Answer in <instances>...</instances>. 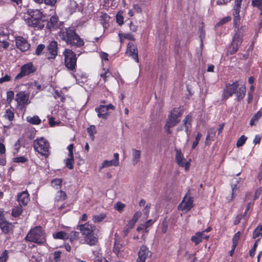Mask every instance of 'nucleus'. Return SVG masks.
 Instances as JSON below:
<instances>
[{"label":"nucleus","mask_w":262,"mask_h":262,"mask_svg":"<svg viewBox=\"0 0 262 262\" xmlns=\"http://www.w3.org/2000/svg\"><path fill=\"white\" fill-rule=\"evenodd\" d=\"M242 0H235V4L233 8V24L234 27L237 29L229 48V52L231 54H233L238 50L241 46L245 33V27L242 26L239 28L241 23V18L239 15L241 11V3Z\"/></svg>","instance_id":"obj_1"},{"label":"nucleus","mask_w":262,"mask_h":262,"mask_svg":"<svg viewBox=\"0 0 262 262\" xmlns=\"http://www.w3.org/2000/svg\"><path fill=\"white\" fill-rule=\"evenodd\" d=\"M42 16V12L38 9H28L23 16V19L28 26L35 29H41L45 26Z\"/></svg>","instance_id":"obj_2"},{"label":"nucleus","mask_w":262,"mask_h":262,"mask_svg":"<svg viewBox=\"0 0 262 262\" xmlns=\"http://www.w3.org/2000/svg\"><path fill=\"white\" fill-rule=\"evenodd\" d=\"M59 38L67 44L80 47L84 45V41L75 32L74 29L67 28L62 29L58 33Z\"/></svg>","instance_id":"obj_3"},{"label":"nucleus","mask_w":262,"mask_h":262,"mask_svg":"<svg viewBox=\"0 0 262 262\" xmlns=\"http://www.w3.org/2000/svg\"><path fill=\"white\" fill-rule=\"evenodd\" d=\"M182 115V110L180 108H174L171 111L164 126V129L168 134L171 133L170 128L175 126L180 122L179 118L181 117Z\"/></svg>","instance_id":"obj_4"},{"label":"nucleus","mask_w":262,"mask_h":262,"mask_svg":"<svg viewBox=\"0 0 262 262\" xmlns=\"http://www.w3.org/2000/svg\"><path fill=\"white\" fill-rule=\"evenodd\" d=\"M26 240L39 244L45 243V233L40 226H37L31 230L26 237Z\"/></svg>","instance_id":"obj_5"},{"label":"nucleus","mask_w":262,"mask_h":262,"mask_svg":"<svg viewBox=\"0 0 262 262\" xmlns=\"http://www.w3.org/2000/svg\"><path fill=\"white\" fill-rule=\"evenodd\" d=\"M33 147L41 156L47 158L50 154L49 142L44 138L36 139L34 141Z\"/></svg>","instance_id":"obj_6"},{"label":"nucleus","mask_w":262,"mask_h":262,"mask_svg":"<svg viewBox=\"0 0 262 262\" xmlns=\"http://www.w3.org/2000/svg\"><path fill=\"white\" fill-rule=\"evenodd\" d=\"M64 64L69 70L76 71L77 57L76 54L70 49H65L63 53Z\"/></svg>","instance_id":"obj_7"},{"label":"nucleus","mask_w":262,"mask_h":262,"mask_svg":"<svg viewBox=\"0 0 262 262\" xmlns=\"http://www.w3.org/2000/svg\"><path fill=\"white\" fill-rule=\"evenodd\" d=\"M193 206V198L190 196V190L189 189L183 198V200L178 206L179 210L188 212Z\"/></svg>","instance_id":"obj_8"},{"label":"nucleus","mask_w":262,"mask_h":262,"mask_svg":"<svg viewBox=\"0 0 262 262\" xmlns=\"http://www.w3.org/2000/svg\"><path fill=\"white\" fill-rule=\"evenodd\" d=\"M35 67L32 62H29L25 64L21 67L20 72L15 77V80H17L22 78L23 77L28 76L33 73L36 71Z\"/></svg>","instance_id":"obj_9"},{"label":"nucleus","mask_w":262,"mask_h":262,"mask_svg":"<svg viewBox=\"0 0 262 262\" xmlns=\"http://www.w3.org/2000/svg\"><path fill=\"white\" fill-rule=\"evenodd\" d=\"M58 43L56 41H52L48 45L46 56L48 59H54L55 58L58 53Z\"/></svg>","instance_id":"obj_10"},{"label":"nucleus","mask_w":262,"mask_h":262,"mask_svg":"<svg viewBox=\"0 0 262 262\" xmlns=\"http://www.w3.org/2000/svg\"><path fill=\"white\" fill-rule=\"evenodd\" d=\"M15 41L16 47L21 52L28 50L30 47V43L23 37L17 36L15 37Z\"/></svg>","instance_id":"obj_11"},{"label":"nucleus","mask_w":262,"mask_h":262,"mask_svg":"<svg viewBox=\"0 0 262 262\" xmlns=\"http://www.w3.org/2000/svg\"><path fill=\"white\" fill-rule=\"evenodd\" d=\"M126 55L132 57L136 62H139L138 52L137 46L132 42L127 44V49L125 52Z\"/></svg>","instance_id":"obj_12"},{"label":"nucleus","mask_w":262,"mask_h":262,"mask_svg":"<svg viewBox=\"0 0 262 262\" xmlns=\"http://www.w3.org/2000/svg\"><path fill=\"white\" fill-rule=\"evenodd\" d=\"M239 86L238 81L234 82L232 84H229L224 89L223 93V97L225 99H227L231 96L234 93L235 94L236 90Z\"/></svg>","instance_id":"obj_13"},{"label":"nucleus","mask_w":262,"mask_h":262,"mask_svg":"<svg viewBox=\"0 0 262 262\" xmlns=\"http://www.w3.org/2000/svg\"><path fill=\"white\" fill-rule=\"evenodd\" d=\"M175 151L176 152V161L177 164L181 167H185L186 170L188 169L190 164L189 162H186L181 150L176 148Z\"/></svg>","instance_id":"obj_14"},{"label":"nucleus","mask_w":262,"mask_h":262,"mask_svg":"<svg viewBox=\"0 0 262 262\" xmlns=\"http://www.w3.org/2000/svg\"><path fill=\"white\" fill-rule=\"evenodd\" d=\"M29 94L28 93H25V92L20 91L16 95L15 100L19 103L20 105H27L29 103Z\"/></svg>","instance_id":"obj_15"},{"label":"nucleus","mask_w":262,"mask_h":262,"mask_svg":"<svg viewBox=\"0 0 262 262\" xmlns=\"http://www.w3.org/2000/svg\"><path fill=\"white\" fill-rule=\"evenodd\" d=\"M114 159L108 161V160H104L101 164V165L100 167V169H102L105 167H110L112 166H118L119 165V154L118 153H115L114 155Z\"/></svg>","instance_id":"obj_16"},{"label":"nucleus","mask_w":262,"mask_h":262,"mask_svg":"<svg viewBox=\"0 0 262 262\" xmlns=\"http://www.w3.org/2000/svg\"><path fill=\"white\" fill-rule=\"evenodd\" d=\"M150 256V252L145 246H142L138 254L137 262H144L145 259Z\"/></svg>","instance_id":"obj_17"},{"label":"nucleus","mask_w":262,"mask_h":262,"mask_svg":"<svg viewBox=\"0 0 262 262\" xmlns=\"http://www.w3.org/2000/svg\"><path fill=\"white\" fill-rule=\"evenodd\" d=\"M94 227L92 225L89 223H85L83 225L78 226V229L80 230L82 235L86 236L92 233Z\"/></svg>","instance_id":"obj_18"},{"label":"nucleus","mask_w":262,"mask_h":262,"mask_svg":"<svg viewBox=\"0 0 262 262\" xmlns=\"http://www.w3.org/2000/svg\"><path fill=\"white\" fill-rule=\"evenodd\" d=\"M29 201V194L27 191H24L17 195V201L19 203V205L26 206Z\"/></svg>","instance_id":"obj_19"},{"label":"nucleus","mask_w":262,"mask_h":262,"mask_svg":"<svg viewBox=\"0 0 262 262\" xmlns=\"http://www.w3.org/2000/svg\"><path fill=\"white\" fill-rule=\"evenodd\" d=\"M95 110L97 113V116L99 118L106 119L109 116L108 111L104 107V105H100L99 107H96Z\"/></svg>","instance_id":"obj_20"},{"label":"nucleus","mask_w":262,"mask_h":262,"mask_svg":"<svg viewBox=\"0 0 262 262\" xmlns=\"http://www.w3.org/2000/svg\"><path fill=\"white\" fill-rule=\"evenodd\" d=\"M0 228L5 232L7 233L9 231L10 227L8 223L4 219L3 214L0 211Z\"/></svg>","instance_id":"obj_21"},{"label":"nucleus","mask_w":262,"mask_h":262,"mask_svg":"<svg viewBox=\"0 0 262 262\" xmlns=\"http://www.w3.org/2000/svg\"><path fill=\"white\" fill-rule=\"evenodd\" d=\"M246 91V88L245 85H243L238 88L236 90L235 92V95L236 96V99L238 101H240L242 100L245 96V93Z\"/></svg>","instance_id":"obj_22"},{"label":"nucleus","mask_w":262,"mask_h":262,"mask_svg":"<svg viewBox=\"0 0 262 262\" xmlns=\"http://www.w3.org/2000/svg\"><path fill=\"white\" fill-rule=\"evenodd\" d=\"M192 117L191 115H187L185 118L183 120V124L185 127V131L187 135L189 134V128L191 127V122Z\"/></svg>","instance_id":"obj_23"},{"label":"nucleus","mask_w":262,"mask_h":262,"mask_svg":"<svg viewBox=\"0 0 262 262\" xmlns=\"http://www.w3.org/2000/svg\"><path fill=\"white\" fill-rule=\"evenodd\" d=\"M58 17L56 15H53L50 17V20L48 21L47 24V28L51 29L57 26Z\"/></svg>","instance_id":"obj_24"},{"label":"nucleus","mask_w":262,"mask_h":262,"mask_svg":"<svg viewBox=\"0 0 262 262\" xmlns=\"http://www.w3.org/2000/svg\"><path fill=\"white\" fill-rule=\"evenodd\" d=\"M262 116V107L252 117L250 122V125L251 126H255L256 125L258 120Z\"/></svg>","instance_id":"obj_25"},{"label":"nucleus","mask_w":262,"mask_h":262,"mask_svg":"<svg viewBox=\"0 0 262 262\" xmlns=\"http://www.w3.org/2000/svg\"><path fill=\"white\" fill-rule=\"evenodd\" d=\"M133 150V164H137L140 161L141 158V151L136 149H132Z\"/></svg>","instance_id":"obj_26"},{"label":"nucleus","mask_w":262,"mask_h":262,"mask_svg":"<svg viewBox=\"0 0 262 262\" xmlns=\"http://www.w3.org/2000/svg\"><path fill=\"white\" fill-rule=\"evenodd\" d=\"M26 120L30 124L34 125H39L41 123V120L38 116H34L33 117H27Z\"/></svg>","instance_id":"obj_27"},{"label":"nucleus","mask_w":262,"mask_h":262,"mask_svg":"<svg viewBox=\"0 0 262 262\" xmlns=\"http://www.w3.org/2000/svg\"><path fill=\"white\" fill-rule=\"evenodd\" d=\"M85 237L86 238L85 241L86 243L90 246L95 245L98 242L97 238L93 235H92V234Z\"/></svg>","instance_id":"obj_28"},{"label":"nucleus","mask_w":262,"mask_h":262,"mask_svg":"<svg viewBox=\"0 0 262 262\" xmlns=\"http://www.w3.org/2000/svg\"><path fill=\"white\" fill-rule=\"evenodd\" d=\"M67 199V194L66 192L62 190H59L57 192L55 201L56 202H63Z\"/></svg>","instance_id":"obj_29"},{"label":"nucleus","mask_w":262,"mask_h":262,"mask_svg":"<svg viewBox=\"0 0 262 262\" xmlns=\"http://www.w3.org/2000/svg\"><path fill=\"white\" fill-rule=\"evenodd\" d=\"M66 166L70 169L74 168V156H68V158L64 160Z\"/></svg>","instance_id":"obj_30"},{"label":"nucleus","mask_w":262,"mask_h":262,"mask_svg":"<svg viewBox=\"0 0 262 262\" xmlns=\"http://www.w3.org/2000/svg\"><path fill=\"white\" fill-rule=\"evenodd\" d=\"M201 235L202 233H201L200 232H198L194 235L191 236V241L194 243L195 245H197L202 241Z\"/></svg>","instance_id":"obj_31"},{"label":"nucleus","mask_w":262,"mask_h":262,"mask_svg":"<svg viewBox=\"0 0 262 262\" xmlns=\"http://www.w3.org/2000/svg\"><path fill=\"white\" fill-rule=\"evenodd\" d=\"M53 236L54 238L65 239L69 238L68 234L63 231H59L57 233H54Z\"/></svg>","instance_id":"obj_32"},{"label":"nucleus","mask_w":262,"mask_h":262,"mask_svg":"<svg viewBox=\"0 0 262 262\" xmlns=\"http://www.w3.org/2000/svg\"><path fill=\"white\" fill-rule=\"evenodd\" d=\"M238 183V180L237 178H234L231 181V188H232V195H233L234 194H235L238 189V187L237 186V184Z\"/></svg>","instance_id":"obj_33"},{"label":"nucleus","mask_w":262,"mask_h":262,"mask_svg":"<svg viewBox=\"0 0 262 262\" xmlns=\"http://www.w3.org/2000/svg\"><path fill=\"white\" fill-rule=\"evenodd\" d=\"M22 207L23 206L19 205V206H17L13 209L12 211V215L15 217L19 216L23 211Z\"/></svg>","instance_id":"obj_34"},{"label":"nucleus","mask_w":262,"mask_h":262,"mask_svg":"<svg viewBox=\"0 0 262 262\" xmlns=\"http://www.w3.org/2000/svg\"><path fill=\"white\" fill-rule=\"evenodd\" d=\"M261 235H262V225H259L253 231V238H256Z\"/></svg>","instance_id":"obj_35"},{"label":"nucleus","mask_w":262,"mask_h":262,"mask_svg":"<svg viewBox=\"0 0 262 262\" xmlns=\"http://www.w3.org/2000/svg\"><path fill=\"white\" fill-rule=\"evenodd\" d=\"M14 115L12 111L10 109H8L6 111L4 117L6 119H8L9 121H12L14 119Z\"/></svg>","instance_id":"obj_36"},{"label":"nucleus","mask_w":262,"mask_h":262,"mask_svg":"<svg viewBox=\"0 0 262 262\" xmlns=\"http://www.w3.org/2000/svg\"><path fill=\"white\" fill-rule=\"evenodd\" d=\"M62 183V180L60 179H56L53 180L52 182V186L56 189L60 188Z\"/></svg>","instance_id":"obj_37"},{"label":"nucleus","mask_w":262,"mask_h":262,"mask_svg":"<svg viewBox=\"0 0 262 262\" xmlns=\"http://www.w3.org/2000/svg\"><path fill=\"white\" fill-rule=\"evenodd\" d=\"M106 215L104 213H101L99 215H94L93 217V221L95 223H98L101 222L104 218Z\"/></svg>","instance_id":"obj_38"},{"label":"nucleus","mask_w":262,"mask_h":262,"mask_svg":"<svg viewBox=\"0 0 262 262\" xmlns=\"http://www.w3.org/2000/svg\"><path fill=\"white\" fill-rule=\"evenodd\" d=\"M216 133V129L212 127L210 128L208 131V134L206 138V141L210 140V139L213 138Z\"/></svg>","instance_id":"obj_39"},{"label":"nucleus","mask_w":262,"mask_h":262,"mask_svg":"<svg viewBox=\"0 0 262 262\" xmlns=\"http://www.w3.org/2000/svg\"><path fill=\"white\" fill-rule=\"evenodd\" d=\"M45 49V46L44 45L39 44L36 49L35 54L37 55H40Z\"/></svg>","instance_id":"obj_40"},{"label":"nucleus","mask_w":262,"mask_h":262,"mask_svg":"<svg viewBox=\"0 0 262 262\" xmlns=\"http://www.w3.org/2000/svg\"><path fill=\"white\" fill-rule=\"evenodd\" d=\"M247 137L244 135H242L237 140L236 143V146L237 147H240L242 146L247 140Z\"/></svg>","instance_id":"obj_41"},{"label":"nucleus","mask_w":262,"mask_h":262,"mask_svg":"<svg viewBox=\"0 0 262 262\" xmlns=\"http://www.w3.org/2000/svg\"><path fill=\"white\" fill-rule=\"evenodd\" d=\"M125 205L121 202L117 203L115 205V209L119 212H121L124 208Z\"/></svg>","instance_id":"obj_42"},{"label":"nucleus","mask_w":262,"mask_h":262,"mask_svg":"<svg viewBox=\"0 0 262 262\" xmlns=\"http://www.w3.org/2000/svg\"><path fill=\"white\" fill-rule=\"evenodd\" d=\"M252 4L253 6L257 7L259 9H262V0H252Z\"/></svg>","instance_id":"obj_43"},{"label":"nucleus","mask_w":262,"mask_h":262,"mask_svg":"<svg viewBox=\"0 0 262 262\" xmlns=\"http://www.w3.org/2000/svg\"><path fill=\"white\" fill-rule=\"evenodd\" d=\"M240 235H241V233L239 231H238L236 233H235V234L233 237L232 244H234V247L235 246V245H237L238 241L239 240Z\"/></svg>","instance_id":"obj_44"},{"label":"nucleus","mask_w":262,"mask_h":262,"mask_svg":"<svg viewBox=\"0 0 262 262\" xmlns=\"http://www.w3.org/2000/svg\"><path fill=\"white\" fill-rule=\"evenodd\" d=\"M8 258V251L7 250H5L0 256V262H6Z\"/></svg>","instance_id":"obj_45"},{"label":"nucleus","mask_w":262,"mask_h":262,"mask_svg":"<svg viewBox=\"0 0 262 262\" xmlns=\"http://www.w3.org/2000/svg\"><path fill=\"white\" fill-rule=\"evenodd\" d=\"M14 93L12 91H8L7 93V101L9 103L11 102L14 98Z\"/></svg>","instance_id":"obj_46"},{"label":"nucleus","mask_w":262,"mask_h":262,"mask_svg":"<svg viewBox=\"0 0 262 262\" xmlns=\"http://www.w3.org/2000/svg\"><path fill=\"white\" fill-rule=\"evenodd\" d=\"M259 241V239H257L255 243L254 244L252 248L249 251V255L251 257H253L255 255V252L257 246V242Z\"/></svg>","instance_id":"obj_47"},{"label":"nucleus","mask_w":262,"mask_h":262,"mask_svg":"<svg viewBox=\"0 0 262 262\" xmlns=\"http://www.w3.org/2000/svg\"><path fill=\"white\" fill-rule=\"evenodd\" d=\"M11 79V76L8 75H6L5 76L0 78V83L8 82Z\"/></svg>","instance_id":"obj_48"},{"label":"nucleus","mask_w":262,"mask_h":262,"mask_svg":"<svg viewBox=\"0 0 262 262\" xmlns=\"http://www.w3.org/2000/svg\"><path fill=\"white\" fill-rule=\"evenodd\" d=\"M27 161V158H25L24 156L16 157V158H15L14 159V162H18V163H25Z\"/></svg>","instance_id":"obj_49"},{"label":"nucleus","mask_w":262,"mask_h":262,"mask_svg":"<svg viewBox=\"0 0 262 262\" xmlns=\"http://www.w3.org/2000/svg\"><path fill=\"white\" fill-rule=\"evenodd\" d=\"M79 233L76 231H72L71 233L70 241L77 239L79 237Z\"/></svg>","instance_id":"obj_50"},{"label":"nucleus","mask_w":262,"mask_h":262,"mask_svg":"<svg viewBox=\"0 0 262 262\" xmlns=\"http://www.w3.org/2000/svg\"><path fill=\"white\" fill-rule=\"evenodd\" d=\"M110 76L111 73L108 70H107V71H104L103 73L101 74V77L103 78L104 82L106 81L107 78L109 77Z\"/></svg>","instance_id":"obj_51"},{"label":"nucleus","mask_w":262,"mask_h":262,"mask_svg":"<svg viewBox=\"0 0 262 262\" xmlns=\"http://www.w3.org/2000/svg\"><path fill=\"white\" fill-rule=\"evenodd\" d=\"M57 0H44V3L48 6L53 7L55 6Z\"/></svg>","instance_id":"obj_52"},{"label":"nucleus","mask_w":262,"mask_h":262,"mask_svg":"<svg viewBox=\"0 0 262 262\" xmlns=\"http://www.w3.org/2000/svg\"><path fill=\"white\" fill-rule=\"evenodd\" d=\"M123 38L131 40H134L135 38L134 35L131 33H125L123 34Z\"/></svg>","instance_id":"obj_53"},{"label":"nucleus","mask_w":262,"mask_h":262,"mask_svg":"<svg viewBox=\"0 0 262 262\" xmlns=\"http://www.w3.org/2000/svg\"><path fill=\"white\" fill-rule=\"evenodd\" d=\"M150 207V204H148L146 205V207L143 210V213L145 215L146 217H147L148 215Z\"/></svg>","instance_id":"obj_54"},{"label":"nucleus","mask_w":262,"mask_h":262,"mask_svg":"<svg viewBox=\"0 0 262 262\" xmlns=\"http://www.w3.org/2000/svg\"><path fill=\"white\" fill-rule=\"evenodd\" d=\"M87 132L90 136H93L95 133V126H91L87 128Z\"/></svg>","instance_id":"obj_55"},{"label":"nucleus","mask_w":262,"mask_h":262,"mask_svg":"<svg viewBox=\"0 0 262 262\" xmlns=\"http://www.w3.org/2000/svg\"><path fill=\"white\" fill-rule=\"evenodd\" d=\"M262 193V188H259L255 192L254 200H257L259 195Z\"/></svg>","instance_id":"obj_56"},{"label":"nucleus","mask_w":262,"mask_h":262,"mask_svg":"<svg viewBox=\"0 0 262 262\" xmlns=\"http://www.w3.org/2000/svg\"><path fill=\"white\" fill-rule=\"evenodd\" d=\"M141 215V213L140 212H139V211L136 212L134 214L132 220L134 222H135V223H136L137 220H138V219L140 217Z\"/></svg>","instance_id":"obj_57"},{"label":"nucleus","mask_w":262,"mask_h":262,"mask_svg":"<svg viewBox=\"0 0 262 262\" xmlns=\"http://www.w3.org/2000/svg\"><path fill=\"white\" fill-rule=\"evenodd\" d=\"M116 20L117 23L120 25H122L123 23V17L121 15H119L118 14H117Z\"/></svg>","instance_id":"obj_58"},{"label":"nucleus","mask_w":262,"mask_h":262,"mask_svg":"<svg viewBox=\"0 0 262 262\" xmlns=\"http://www.w3.org/2000/svg\"><path fill=\"white\" fill-rule=\"evenodd\" d=\"M230 19V18L229 17H226L225 18H224L221 20L219 21V23L217 24V25H222L228 21H229Z\"/></svg>","instance_id":"obj_59"},{"label":"nucleus","mask_w":262,"mask_h":262,"mask_svg":"<svg viewBox=\"0 0 262 262\" xmlns=\"http://www.w3.org/2000/svg\"><path fill=\"white\" fill-rule=\"evenodd\" d=\"M73 148H74V145L73 144H71L68 146V150H69L68 156H73Z\"/></svg>","instance_id":"obj_60"},{"label":"nucleus","mask_w":262,"mask_h":262,"mask_svg":"<svg viewBox=\"0 0 262 262\" xmlns=\"http://www.w3.org/2000/svg\"><path fill=\"white\" fill-rule=\"evenodd\" d=\"M135 224H136V223L131 220L128 221L127 224L126 225V227L127 228H129L130 229H131L133 228H134Z\"/></svg>","instance_id":"obj_61"},{"label":"nucleus","mask_w":262,"mask_h":262,"mask_svg":"<svg viewBox=\"0 0 262 262\" xmlns=\"http://www.w3.org/2000/svg\"><path fill=\"white\" fill-rule=\"evenodd\" d=\"M60 254H61V252H59V251H56L54 255V260L56 261H58L60 257Z\"/></svg>","instance_id":"obj_62"},{"label":"nucleus","mask_w":262,"mask_h":262,"mask_svg":"<svg viewBox=\"0 0 262 262\" xmlns=\"http://www.w3.org/2000/svg\"><path fill=\"white\" fill-rule=\"evenodd\" d=\"M77 6H78V4H77V3L75 1H71L70 7H71V9H73L74 10H75V9L77 7Z\"/></svg>","instance_id":"obj_63"},{"label":"nucleus","mask_w":262,"mask_h":262,"mask_svg":"<svg viewBox=\"0 0 262 262\" xmlns=\"http://www.w3.org/2000/svg\"><path fill=\"white\" fill-rule=\"evenodd\" d=\"M134 10L137 13H140L142 11V9L138 4L134 5Z\"/></svg>","instance_id":"obj_64"}]
</instances>
